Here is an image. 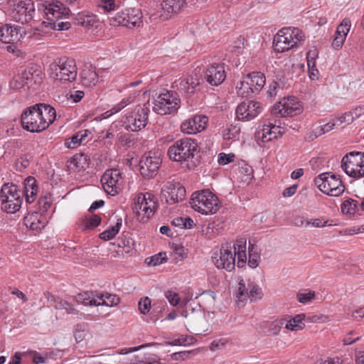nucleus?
<instances>
[{
    "label": "nucleus",
    "mask_w": 364,
    "mask_h": 364,
    "mask_svg": "<svg viewBox=\"0 0 364 364\" xmlns=\"http://www.w3.org/2000/svg\"><path fill=\"white\" fill-rule=\"evenodd\" d=\"M234 252L228 245H222L220 253H215L212 259L218 269L231 272L235 267V257L237 256V265L238 267H244L247 261L246 240L243 238L237 240L233 246Z\"/></svg>",
    "instance_id": "f257e3e1"
},
{
    "label": "nucleus",
    "mask_w": 364,
    "mask_h": 364,
    "mask_svg": "<svg viewBox=\"0 0 364 364\" xmlns=\"http://www.w3.org/2000/svg\"><path fill=\"white\" fill-rule=\"evenodd\" d=\"M39 9L45 13L47 21H43L46 27L57 31H67L70 28L68 21H58L60 19L70 15V10L61 1L58 0H48L42 3Z\"/></svg>",
    "instance_id": "f03ea898"
},
{
    "label": "nucleus",
    "mask_w": 364,
    "mask_h": 364,
    "mask_svg": "<svg viewBox=\"0 0 364 364\" xmlns=\"http://www.w3.org/2000/svg\"><path fill=\"white\" fill-rule=\"evenodd\" d=\"M49 75L55 81L63 83L75 81L77 75V68L73 59L62 58L50 65Z\"/></svg>",
    "instance_id": "7ed1b4c3"
},
{
    "label": "nucleus",
    "mask_w": 364,
    "mask_h": 364,
    "mask_svg": "<svg viewBox=\"0 0 364 364\" xmlns=\"http://www.w3.org/2000/svg\"><path fill=\"white\" fill-rule=\"evenodd\" d=\"M190 205L196 211L204 215L214 214L219 210L218 197L208 189L194 192Z\"/></svg>",
    "instance_id": "20e7f679"
},
{
    "label": "nucleus",
    "mask_w": 364,
    "mask_h": 364,
    "mask_svg": "<svg viewBox=\"0 0 364 364\" xmlns=\"http://www.w3.org/2000/svg\"><path fill=\"white\" fill-rule=\"evenodd\" d=\"M198 151L196 140L191 137H184L176 141L168 150L169 158L178 162H183L193 159Z\"/></svg>",
    "instance_id": "39448f33"
},
{
    "label": "nucleus",
    "mask_w": 364,
    "mask_h": 364,
    "mask_svg": "<svg viewBox=\"0 0 364 364\" xmlns=\"http://www.w3.org/2000/svg\"><path fill=\"white\" fill-rule=\"evenodd\" d=\"M23 192L16 185L4 183L0 191L1 209L7 213H15L19 210L23 203Z\"/></svg>",
    "instance_id": "423d86ee"
},
{
    "label": "nucleus",
    "mask_w": 364,
    "mask_h": 364,
    "mask_svg": "<svg viewBox=\"0 0 364 364\" xmlns=\"http://www.w3.org/2000/svg\"><path fill=\"white\" fill-rule=\"evenodd\" d=\"M152 103V109L156 113L161 115L170 114L178 109L181 99L176 92L166 90L154 98Z\"/></svg>",
    "instance_id": "0eeeda50"
},
{
    "label": "nucleus",
    "mask_w": 364,
    "mask_h": 364,
    "mask_svg": "<svg viewBox=\"0 0 364 364\" xmlns=\"http://www.w3.org/2000/svg\"><path fill=\"white\" fill-rule=\"evenodd\" d=\"M315 185L323 193L333 197L340 196L345 190L341 180L331 173H322L314 179Z\"/></svg>",
    "instance_id": "6e6552de"
},
{
    "label": "nucleus",
    "mask_w": 364,
    "mask_h": 364,
    "mask_svg": "<svg viewBox=\"0 0 364 364\" xmlns=\"http://www.w3.org/2000/svg\"><path fill=\"white\" fill-rule=\"evenodd\" d=\"M149 107L146 104L137 105L125 115L124 124L127 130L137 132L144 128L148 122Z\"/></svg>",
    "instance_id": "1a4fd4ad"
},
{
    "label": "nucleus",
    "mask_w": 364,
    "mask_h": 364,
    "mask_svg": "<svg viewBox=\"0 0 364 364\" xmlns=\"http://www.w3.org/2000/svg\"><path fill=\"white\" fill-rule=\"evenodd\" d=\"M341 168L350 177H364V153L351 151L346 154L341 160Z\"/></svg>",
    "instance_id": "9d476101"
},
{
    "label": "nucleus",
    "mask_w": 364,
    "mask_h": 364,
    "mask_svg": "<svg viewBox=\"0 0 364 364\" xmlns=\"http://www.w3.org/2000/svg\"><path fill=\"white\" fill-rule=\"evenodd\" d=\"M301 41H303V35L299 30L283 28L274 38V49L278 53H283L295 46L297 42Z\"/></svg>",
    "instance_id": "9b49d317"
},
{
    "label": "nucleus",
    "mask_w": 364,
    "mask_h": 364,
    "mask_svg": "<svg viewBox=\"0 0 364 364\" xmlns=\"http://www.w3.org/2000/svg\"><path fill=\"white\" fill-rule=\"evenodd\" d=\"M161 162V152L159 150H151L145 153L139 162L141 174L149 178H154L156 176Z\"/></svg>",
    "instance_id": "f8f14e48"
},
{
    "label": "nucleus",
    "mask_w": 364,
    "mask_h": 364,
    "mask_svg": "<svg viewBox=\"0 0 364 364\" xmlns=\"http://www.w3.org/2000/svg\"><path fill=\"white\" fill-rule=\"evenodd\" d=\"M132 208L139 214L141 211L146 218H149L158 208L157 198L151 193H140L135 197Z\"/></svg>",
    "instance_id": "ddd939ff"
},
{
    "label": "nucleus",
    "mask_w": 364,
    "mask_h": 364,
    "mask_svg": "<svg viewBox=\"0 0 364 364\" xmlns=\"http://www.w3.org/2000/svg\"><path fill=\"white\" fill-rule=\"evenodd\" d=\"M40 117L35 105L26 108L21 117L23 128L32 133L46 130Z\"/></svg>",
    "instance_id": "4468645a"
},
{
    "label": "nucleus",
    "mask_w": 364,
    "mask_h": 364,
    "mask_svg": "<svg viewBox=\"0 0 364 364\" xmlns=\"http://www.w3.org/2000/svg\"><path fill=\"white\" fill-rule=\"evenodd\" d=\"M302 112V107L299 102L294 97L284 99L276 103L272 109V113L280 117H294Z\"/></svg>",
    "instance_id": "2eb2a0df"
},
{
    "label": "nucleus",
    "mask_w": 364,
    "mask_h": 364,
    "mask_svg": "<svg viewBox=\"0 0 364 364\" xmlns=\"http://www.w3.org/2000/svg\"><path fill=\"white\" fill-rule=\"evenodd\" d=\"M262 296V289L256 284L252 282H249L247 287L245 285V282L243 279H240L238 282V287L235 292V296L237 298V302L238 304L242 302L243 303L248 298L250 300L256 301L257 299H261Z\"/></svg>",
    "instance_id": "dca6fc26"
},
{
    "label": "nucleus",
    "mask_w": 364,
    "mask_h": 364,
    "mask_svg": "<svg viewBox=\"0 0 364 364\" xmlns=\"http://www.w3.org/2000/svg\"><path fill=\"white\" fill-rule=\"evenodd\" d=\"M186 197V189L179 183H170L164 186L161 192V200L173 205L183 200Z\"/></svg>",
    "instance_id": "f3484780"
},
{
    "label": "nucleus",
    "mask_w": 364,
    "mask_h": 364,
    "mask_svg": "<svg viewBox=\"0 0 364 364\" xmlns=\"http://www.w3.org/2000/svg\"><path fill=\"white\" fill-rule=\"evenodd\" d=\"M262 111L261 104L255 101L242 102L236 108V117L239 120L249 121L255 118Z\"/></svg>",
    "instance_id": "a211bd4d"
},
{
    "label": "nucleus",
    "mask_w": 364,
    "mask_h": 364,
    "mask_svg": "<svg viewBox=\"0 0 364 364\" xmlns=\"http://www.w3.org/2000/svg\"><path fill=\"white\" fill-rule=\"evenodd\" d=\"M121 179V173L118 169L107 170L101 178L105 191L112 196L117 194Z\"/></svg>",
    "instance_id": "6ab92c4d"
},
{
    "label": "nucleus",
    "mask_w": 364,
    "mask_h": 364,
    "mask_svg": "<svg viewBox=\"0 0 364 364\" xmlns=\"http://www.w3.org/2000/svg\"><path fill=\"white\" fill-rule=\"evenodd\" d=\"M203 78L211 86H218L226 78V72L224 65L212 64L204 70Z\"/></svg>",
    "instance_id": "aec40b11"
},
{
    "label": "nucleus",
    "mask_w": 364,
    "mask_h": 364,
    "mask_svg": "<svg viewBox=\"0 0 364 364\" xmlns=\"http://www.w3.org/2000/svg\"><path fill=\"white\" fill-rule=\"evenodd\" d=\"M35 13L34 4L31 1H20L14 11V18L22 24L29 22Z\"/></svg>",
    "instance_id": "412c9836"
},
{
    "label": "nucleus",
    "mask_w": 364,
    "mask_h": 364,
    "mask_svg": "<svg viewBox=\"0 0 364 364\" xmlns=\"http://www.w3.org/2000/svg\"><path fill=\"white\" fill-rule=\"evenodd\" d=\"M208 119L205 115H195L185 120L181 125V131L188 134H196L204 130Z\"/></svg>",
    "instance_id": "4be33fe9"
},
{
    "label": "nucleus",
    "mask_w": 364,
    "mask_h": 364,
    "mask_svg": "<svg viewBox=\"0 0 364 364\" xmlns=\"http://www.w3.org/2000/svg\"><path fill=\"white\" fill-rule=\"evenodd\" d=\"M21 29V26L11 24L0 26V41L4 43H10L18 40L22 36Z\"/></svg>",
    "instance_id": "5701e85b"
},
{
    "label": "nucleus",
    "mask_w": 364,
    "mask_h": 364,
    "mask_svg": "<svg viewBox=\"0 0 364 364\" xmlns=\"http://www.w3.org/2000/svg\"><path fill=\"white\" fill-rule=\"evenodd\" d=\"M35 105L41 116L43 127L46 129L55 119V109L48 104L38 103Z\"/></svg>",
    "instance_id": "b1692460"
},
{
    "label": "nucleus",
    "mask_w": 364,
    "mask_h": 364,
    "mask_svg": "<svg viewBox=\"0 0 364 364\" xmlns=\"http://www.w3.org/2000/svg\"><path fill=\"white\" fill-rule=\"evenodd\" d=\"M45 296L48 301L56 309H64L68 314H77V310L74 306L61 298L56 296L50 292H46Z\"/></svg>",
    "instance_id": "393cba45"
},
{
    "label": "nucleus",
    "mask_w": 364,
    "mask_h": 364,
    "mask_svg": "<svg viewBox=\"0 0 364 364\" xmlns=\"http://www.w3.org/2000/svg\"><path fill=\"white\" fill-rule=\"evenodd\" d=\"M82 84L85 87L95 86L98 82V75L92 65L85 66L80 74Z\"/></svg>",
    "instance_id": "a878e982"
},
{
    "label": "nucleus",
    "mask_w": 364,
    "mask_h": 364,
    "mask_svg": "<svg viewBox=\"0 0 364 364\" xmlns=\"http://www.w3.org/2000/svg\"><path fill=\"white\" fill-rule=\"evenodd\" d=\"M247 85H251L255 94H258L265 84V76L260 72H252L245 77Z\"/></svg>",
    "instance_id": "bb28decb"
},
{
    "label": "nucleus",
    "mask_w": 364,
    "mask_h": 364,
    "mask_svg": "<svg viewBox=\"0 0 364 364\" xmlns=\"http://www.w3.org/2000/svg\"><path fill=\"white\" fill-rule=\"evenodd\" d=\"M125 27L132 28L139 26L141 23L142 14L138 9H127L124 11Z\"/></svg>",
    "instance_id": "cd10ccee"
},
{
    "label": "nucleus",
    "mask_w": 364,
    "mask_h": 364,
    "mask_svg": "<svg viewBox=\"0 0 364 364\" xmlns=\"http://www.w3.org/2000/svg\"><path fill=\"white\" fill-rule=\"evenodd\" d=\"M185 3V0H163L161 6L164 14L161 16L167 18L171 14L178 13Z\"/></svg>",
    "instance_id": "c85d7f7f"
},
{
    "label": "nucleus",
    "mask_w": 364,
    "mask_h": 364,
    "mask_svg": "<svg viewBox=\"0 0 364 364\" xmlns=\"http://www.w3.org/2000/svg\"><path fill=\"white\" fill-rule=\"evenodd\" d=\"M41 218L38 213H33L24 218V224L34 234H38L45 227V223L41 220Z\"/></svg>",
    "instance_id": "c756f323"
},
{
    "label": "nucleus",
    "mask_w": 364,
    "mask_h": 364,
    "mask_svg": "<svg viewBox=\"0 0 364 364\" xmlns=\"http://www.w3.org/2000/svg\"><path fill=\"white\" fill-rule=\"evenodd\" d=\"M98 20L97 16L92 14L80 13L74 18V23L83 26L86 28L97 27Z\"/></svg>",
    "instance_id": "7c9ffc66"
},
{
    "label": "nucleus",
    "mask_w": 364,
    "mask_h": 364,
    "mask_svg": "<svg viewBox=\"0 0 364 364\" xmlns=\"http://www.w3.org/2000/svg\"><path fill=\"white\" fill-rule=\"evenodd\" d=\"M24 193L26 196V201L31 203L34 201L35 197L38 191V186L35 178L32 176L27 177L24 181Z\"/></svg>",
    "instance_id": "2f4dec72"
},
{
    "label": "nucleus",
    "mask_w": 364,
    "mask_h": 364,
    "mask_svg": "<svg viewBox=\"0 0 364 364\" xmlns=\"http://www.w3.org/2000/svg\"><path fill=\"white\" fill-rule=\"evenodd\" d=\"M117 247L119 250L116 251V255H114V257L117 255L119 257L123 255L124 253H130L134 247V240L127 235L122 234L117 239Z\"/></svg>",
    "instance_id": "473e14b6"
},
{
    "label": "nucleus",
    "mask_w": 364,
    "mask_h": 364,
    "mask_svg": "<svg viewBox=\"0 0 364 364\" xmlns=\"http://www.w3.org/2000/svg\"><path fill=\"white\" fill-rule=\"evenodd\" d=\"M139 95V91L134 90L131 92L127 97L123 98L118 104L114 105L112 109L105 112L106 114L110 116L114 114L119 112L122 109L133 103L137 96Z\"/></svg>",
    "instance_id": "72a5a7b5"
},
{
    "label": "nucleus",
    "mask_w": 364,
    "mask_h": 364,
    "mask_svg": "<svg viewBox=\"0 0 364 364\" xmlns=\"http://www.w3.org/2000/svg\"><path fill=\"white\" fill-rule=\"evenodd\" d=\"M114 218V224L100 234L99 237L101 240L105 241L112 240L119 233L122 225V219L118 216H115Z\"/></svg>",
    "instance_id": "f704fd0d"
},
{
    "label": "nucleus",
    "mask_w": 364,
    "mask_h": 364,
    "mask_svg": "<svg viewBox=\"0 0 364 364\" xmlns=\"http://www.w3.org/2000/svg\"><path fill=\"white\" fill-rule=\"evenodd\" d=\"M97 297L99 306L103 305L111 307L117 306L120 301V299L117 295L109 293L97 294Z\"/></svg>",
    "instance_id": "c9c22d12"
},
{
    "label": "nucleus",
    "mask_w": 364,
    "mask_h": 364,
    "mask_svg": "<svg viewBox=\"0 0 364 364\" xmlns=\"http://www.w3.org/2000/svg\"><path fill=\"white\" fill-rule=\"evenodd\" d=\"M97 295H95L92 291H85L82 293L78 294L75 296V300L77 302L83 304L85 305L90 306H99L97 304Z\"/></svg>",
    "instance_id": "e433bc0d"
},
{
    "label": "nucleus",
    "mask_w": 364,
    "mask_h": 364,
    "mask_svg": "<svg viewBox=\"0 0 364 364\" xmlns=\"http://www.w3.org/2000/svg\"><path fill=\"white\" fill-rule=\"evenodd\" d=\"M304 314H297L291 319H287V329L293 331H297L304 328L305 324L303 322Z\"/></svg>",
    "instance_id": "4c0bfd02"
},
{
    "label": "nucleus",
    "mask_w": 364,
    "mask_h": 364,
    "mask_svg": "<svg viewBox=\"0 0 364 364\" xmlns=\"http://www.w3.org/2000/svg\"><path fill=\"white\" fill-rule=\"evenodd\" d=\"M203 317L199 316L196 317L195 315L186 316V326L189 327L190 331L195 334H200V330L198 328L200 322L203 321Z\"/></svg>",
    "instance_id": "58836bf2"
},
{
    "label": "nucleus",
    "mask_w": 364,
    "mask_h": 364,
    "mask_svg": "<svg viewBox=\"0 0 364 364\" xmlns=\"http://www.w3.org/2000/svg\"><path fill=\"white\" fill-rule=\"evenodd\" d=\"M236 89L237 94L242 97H248L251 95L255 94L252 90V87L251 88V85H247V80L245 77L237 84Z\"/></svg>",
    "instance_id": "ea45409f"
},
{
    "label": "nucleus",
    "mask_w": 364,
    "mask_h": 364,
    "mask_svg": "<svg viewBox=\"0 0 364 364\" xmlns=\"http://www.w3.org/2000/svg\"><path fill=\"white\" fill-rule=\"evenodd\" d=\"M364 338V333L360 332L358 330H353L349 331L343 338V342L346 346L351 345L355 342L360 341Z\"/></svg>",
    "instance_id": "a19ab883"
},
{
    "label": "nucleus",
    "mask_w": 364,
    "mask_h": 364,
    "mask_svg": "<svg viewBox=\"0 0 364 364\" xmlns=\"http://www.w3.org/2000/svg\"><path fill=\"white\" fill-rule=\"evenodd\" d=\"M102 218L98 215H86L82 220L85 229H93L97 227L101 223Z\"/></svg>",
    "instance_id": "79ce46f5"
},
{
    "label": "nucleus",
    "mask_w": 364,
    "mask_h": 364,
    "mask_svg": "<svg viewBox=\"0 0 364 364\" xmlns=\"http://www.w3.org/2000/svg\"><path fill=\"white\" fill-rule=\"evenodd\" d=\"M357 201L352 198L345 200L341 205V211L344 214L353 215L356 212Z\"/></svg>",
    "instance_id": "37998d69"
},
{
    "label": "nucleus",
    "mask_w": 364,
    "mask_h": 364,
    "mask_svg": "<svg viewBox=\"0 0 364 364\" xmlns=\"http://www.w3.org/2000/svg\"><path fill=\"white\" fill-rule=\"evenodd\" d=\"M151 306V300L148 296L140 299L138 302L139 311L144 315L146 314L150 311Z\"/></svg>",
    "instance_id": "c03bdc74"
},
{
    "label": "nucleus",
    "mask_w": 364,
    "mask_h": 364,
    "mask_svg": "<svg viewBox=\"0 0 364 364\" xmlns=\"http://www.w3.org/2000/svg\"><path fill=\"white\" fill-rule=\"evenodd\" d=\"M117 5L114 0H101L98 9L104 13H109L115 10Z\"/></svg>",
    "instance_id": "a18cd8bd"
},
{
    "label": "nucleus",
    "mask_w": 364,
    "mask_h": 364,
    "mask_svg": "<svg viewBox=\"0 0 364 364\" xmlns=\"http://www.w3.org/2000/svg\"><path fill=\"white\" fill-rule=\"evenodd\" d=\"M70 164L77 168H85V165L87 164V156L83 154L74 155L71 159Z\"/></svg>",
    "instance_id": "49530a36"
},
{
    "label": "nucleus",
    "mask_w": 364,
    "mask_h": 364,
    "mask_svg": "<svg viewBox=\"0 0 364 364\" xmlns=\"http://www.w3.org/2000/svg\"><path fill=\"white\" fill-rule=\"evenodd\" d=\"M271 125H272L271 122H269L268 124H265L263 125V127L262 129V136H260L261 139L263 142H267V141H269L272 140L273 139H274L273 137V134H272V128H271Z\"/></svg>",
    "instance_id": "de8ad7c7"
},
{
    "label": "nucleus",
    "mask_w": 364,
    "mask_h": 364,
    "mask_svg": "<svg viewBox=\"0 0 364 364\" xmlns=\"http://www.w3.org/2000/svg\"><path fill=\"white\" fill-rule=\"evenodd\" d=\"M109 23L112 26H125L126 21L124 15V11L122 12H118L114 16L109 17Z\"/></svg>",
    "instance_id": "09e8293b"
},
{
    "label": "nucleus",
    "mask_w": 364,
    "mask_h": 364,
    "mask_svg": "<svg viewBox=\"0 0 364 364\" xmlns=\"http://www.w3.org/2000/svg\"><path fill=\"white\" fill-rule=\"evenodd\" d=\"M147 259H149V262H148L149 265L156 266L166 262L167 259L166 257L165 252H159V254H156L150 258H148Z\"/></svg>",
    "instance_id": "8fccbe9b"
},
{
    "label": "nucleus",
    "mask_w": 364,
    "mask_h": 364,
    "mask_svg": "<svg viewBox=\"0 0 364 364\" xmlns=\"http://www.w3.org/2000/svg\"><path fill=\"white\" fill-rule=\"evenodd\" d=\"M351 26L350 20L345 18L337 27V33H342L347 36Z\"/></svg>",
    "instance_id": "3c124183"
},
{
    "label": "nucleus",
    "mask_w": 364,
    "mask_h": 364,
    "mask_svg": "<svg viewBox=\"0 0 364 364\" xmlns=\"http://www.w3.org/2000/svg\"><path fill=\"white\" fill-rule=\"evenodd\" d=\"M297 299L300 303L307 304L312 299H315L316 294L313 291H309L307 293H299L297 294Z\"/></svg>",
    "instance_id": "603ef678"
},
{
    "label": "nucleus",
    "mask_w": 364,
    "mask_h": 364,
    "mask_svg": "<svg viewBox=\"0 0 364 364\" xmlns=\"http://www.w3.org/2000/svg\"><path fill=\"white\" fill-rule=\"evenodd\" d=\"M235 158L234 154L220 153L218 154V162L220 165H226L232 162Z\"/></svg>",
    "instance_id": "864d4df0"
},
{
    "label": "nucleus",
    "mask_w": 364,
    "mask_h": 364,
    "mask_svg": "<svg viewBox=\"0 0 364 364\" xmlns=\"http://www.w3.org/2000/svg\"><path fill=\"white\" fill-rule=\"evenodd\" d=\"M176 86L179 90L185 93H193V90H191V85L187 78L181 80L179 83Z\"/></svg>",
    "instance_id": "5fc2aeb1"
},
{
    "label": "nucleus",
    "mask_w": 364,
    "mask_h": 364,
    "mask_svg": "<svg viewBox=\"0 0 364 364\" xmlns=\"http://www.w3.org/2000/svg\"><path fill=\"white\" fill-rule=\"evenodd\" d=\"M173 253L175 257L174 259L177 261L183 260L186 256L184 247L183 246H180V245H176L173 247Z\"/></svg>",
    "instance_id": "6e6d98bb"
},
{
    "label": "nucleus",
    "mask_w": 364,
    "mask_h": 364,
    "mask_svg": "<svg viewBox=\"0 0 364 364\" xmlns=\"http://www.w3.org/2000/svg\"><path fill=\"white\" fill-rule=\"evenodd\" d=\"M77 133L73 135L72 137L67 139L65 142V146L68 149H74L77 146L81 144L80 139H79Z\"/></svg>",
    "instance_id": "4d7b16f0"
},
{
    "label": "nucleus",
    "mask_w": 364,
    "mask_h": 364,
    "mask_svg": "<svg viewBox=\"0 0 364 364\" xmlns=\"http://www.w3.org/2000/svg\"><path fill=\"white\" fill-rule=\"evenodd\" d=\"M337 126V123L335 120L333 122H329L323 126H320L317 128V129H318V135H322L326 132H328Z\"/></svg>",
    "instance_id": "13d9d810"
},
{
    "label": "nucleus",
    "mask_w": 364,
    "mask_h": 364,
    "mask_svg": "<svg viewBox=\"0 0 364 364\" xmlns=\"http://www.w3.org/2000/svg\"><path fill=\"white\" fill-rule=\"evenodd\" d=\"M280 122L279 121V124H277V121L275 120L274 122H272L271 128L273 137L274 139L278 138L279 136H282L283 134L284 133V131L280 126Z\"/></svg>",
    "instance_id": "bf43d9fd"
},
{
    "label": "nucleus",
    "mask_w": 364,
    "mask_h": 364,
    "mask_svg": "<svg viewBox=\"0 0 364 364\" xmlns=\"http://www.w3.org/2000/svg\"><path fill=\"white\" fill-rule=\"evenodd\" d=\"M318 55L316 50H309L306 53V60L308 68H313L316 66V57Z\"/></svg>",
    "instance_id": "052dcab7"
},
{
    "label": "nucleus",
    "mask_w": 364,
    "mask_h": 364,
    "mask_svg": "<svg viewBox=\"0 0 364 364\" xmlns=\"http://www.w3.org/2000/svg\"><path fill=\"white\" fill-rule=\"evenodd\" d=\"M9 85L12 89L19 90L23 88L26 85L23 82V80L16 75L10 81Z\"/></svg>",
    "instance_id": "680f3d73"
},
{
    "label": "nucleus",
    "mask_w": 364,
    "mask_h": 364,
    "mask_svg": "<svg viewBox=\"0 0 364 364\" xmlns=\"http://www.w3.org/2000/svg\"><path fill=\"white\" fill-rule=\"evenodd\" d=\"M311 221L308 220L304 216H296L294 218L293 223L296 227H308Z\"/></svg>",
    "instance_id": "e2e57ef3"
},
{
    "label": "nucleus",
    "mask_w": 364,
    "mask_h": 364,
    "mask_svg": "<svg viewBox=\"0 0 364 364\" xmlns=\"http://www.w3.org/2000/svg\"><path fill=\"white\" fill-rule=\"evenodd\" d=\"M166 297L168 300L169 303L173 306H176L179 303L180 297L177 293L167 291L166 293Z\"/></svg>",
    "instance_id": "0e129e2a"
},
{
    "label": "nucleus",
    "mask_w": 364,
    "mask_h": 364,
    "mask_svg": "<svg viewBox=\"0 0 364 364\" xmlns=\"http://www.w3.org/2000/svg\"><path fill=\"white\" fill-rule=\"evenodd\" d=\"M353 120V117L352 116L350 112L346 113L343 116L338 117L337 119H335L338 126L342 124L343 123L350 124Z\"/></svg>",
    "instance_id": "69168bd1"
},
{
    "label": "nucleus",
    "mask_w": 364,
    "mask_h": 364,
    "mask_svg": "<svg viewBox=\"0 0 364 364\" xmlns=\"http://www.w3.org/2000/svg\"><path fill=\"white\" fill-rule=\"evenodd\" d=\"M85 96V93L83 91L81 90H75V91H71L69 94V99H71L73 102H80L83 97Z\"/></svg>",
    "instance_id": "338daca9"
},
{
    "label": "nucleus",
    "mask_w": 364,
    "mask_h": 364,
    "mask_svg": "<svg viewBox=\"0 0 364 364\" xmlns=\"http://www.w3.org/2000/svg\"><path fill=\"white\" fill-rule=\"evenodd\" d=\"M272 325L274 326V328H273L274 333H277L283 326L287 328V318L276 320Z\"/></svg>",
    "instance_id": "774afa93"
}]
</instances>
